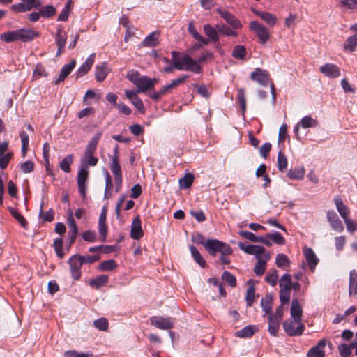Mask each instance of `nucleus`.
<instances>
[{"label":"nucleus","instance_id":"obj_1","mask_svg":"<svg viewBox=\"0 0 357 357\" xmlns=\"http://www.w3.org/2000/svg\"><path fill=\"white\" fill-rule=\"evenodd\" d=\"M172 63L176 69L180 70H188L195 73H201L202 68L190 55L187 54H181L177 51L172 52Z\"/></svg>","mask_w":357,"mask_h":357},{"label":"nucleus","instance_id":"obj_2","mask_svg":"<svg viewBox=\"0 0 357 357\" xmlns=\"http://www.w3.org/2000/svg\"><path fill=\"white\" fill-rule=\"evenodd\" d=\"M39 36V33L32 29H20L3 33L0 35V40L6 43L20 40L24 43L32 41Z\"/></svg>","mask_w":357,"mask_h":357},{"label":"nucleus","instance_id":"obj_3","mask_svg":"<svg viewBox=\"0 0 357 357\" xmlns=\"http://www.w3.org/2000/svg\"><path fill=\"white\" fill-rule=\"evenodd\" d=\"M126 77L137 86V93H144L151 89V83L149 81V77L141 75L137 70L128 71Z\"/></svg>","mask_w":357,"mask_h":357},{"label":"nucleus","instance_id":"obj_4","mask_svg":"<svg viewBox=\"0 0 357 357\" xmlns=\"http://www.w3.org/2000/svg\"><path fill=\"white\" fill-rule=\"evenodd\" d=\"M206 250L213 256L216 255L218 252L222 255H229L232 253V249L228 244L216 239H208L206 242Z\"/></svg>","mask_w":357,"mask_h":357},{"label":"nucleus","instance_id":"obj_5","mask_svg":"<svg viewBox=\"0 0 357 357\" xmlns=\"http://www.w3.org/2000/svg\"><path fill=\"white\" fill-rule=\"evenodd\" d=\"M249 28L255 33L261 44H265L270 38L271 35L268 29L258 22H250Z\"/></svg>","mask_w":357,"mask_h":357},{"label":"nucleus","instance_id":"obj_6","mask_svg":"<svg viewBox=\"0 0 357 357\" xmlns=\"http://www.w3.org/2000/svg\"><path fill=\"white\" fill-rule=\"evenodd\" d=\"M282 326L284 331L289 336H300L305 331V326L301 322L296 323L294 321H285Z\"/></svg>","mask_w":357,"mask_h":357},{"label":"nucleus","instance_id":"obj_7","mask_svg":"<svg viewBox=\"0 0 357 357\" xmlns=\"http://www.w3.org/2000/svg\"><path fill=\"white\" fill-rule=\"evenodd\" d=\"M67 40V33L63 30L62 25H59L55 33V43L58 47L56 56H60L64 51Z\"/></svg>","mask_w":357,"mask_h":357},{"label":"nucleus","instance_id":"obj_8","mask_svg":"<svg viewBox=\"0 0 357 357\" xmlns=\"http://www.w3.org/2000/svg\"><path fill=\"white\" fill-rule=\"evenodd\" d=\"M68 264L70 266V271L72 278L75 280H78L82 275L81 267L83 265L78 258L77 255H73L68 260Z\"/></svg>","mask_w":357,"mask_h":357},{"label":"nucleus","instance_id":"obj_9","mask_svg":"<svg viewBox=\"0 0 357 357\" xmlns=\"http://www.w3.org/2000/svg\"><path fill=\"white\" fill-rule=\"evenodd\" d=\"M216 12L234 29H240L242 28V24L240 20L236 18L231 13L222 10L221 8H217Z\"/></svg>","mask_w":357,"mask_h":357},{"label":"nucleus","instance_id":"obj_10","mask_svg":"<svg viewBox=\"0 0 357 357\" xmlns=\"http://www.w3.org/2000/svg\"><path fill=\"white\" fill-rule=\"evenodd\" d=\"M151 324L158 328L168 330L173 327L174 322L171 318H165L162 317H152L150 319Z\"/></svg>","mask_w":357,"mask_h":357},{"label":"nucleus","instance_id":"obj_11","mask_svg":"<svg viewBox=\"0 0 357 357\" xmlns=\"http://www.w3.org/2000/svg\"><path fill=\"white\" fill-rule=\"evenodd\" d=\"M326 218L333 229L337 232H342L344 230V226L342 221L338 218L337 214L333 210H329L326 214Z\"/></svg>","mask_w":357,"mask_h":357},{"label":"nucleus","instance_id":"obj_12","mask_svg":"<svg viewBox=\"0 0 357 357\" xmlns=\"http://www.w3.org/2000/svg\"><path fill=\"white\" fill-rule=\"evenodd\" d=\"M250 78L259 84L266 86L268 82L269 73L265 70L257 68L251 73Z\"/></svg>","mask_w":357,"mask_h":357},{"label":"nucleus","instance_id":"obj_13","mask_svg":"<svg viewBox=\"0 0 357 357\" xmlns=\"http://www.w3.org/2000/svg\"><path fill=\"white\" fill-rule=\"evenodd\" d=\"M89 171L87 169L82 167L79 172L77 175V185L79 192L81 194L83 198L86 197V181L88 178Z\"/></svg>","mask_w":357,"mask_h":357},{"label":"nucleus","instance_id":"obj_14","mask_svg":"<svg viewBox=\"0 0 357 357\" xmlns=\"http://www.w3.org/2000/svg\"><path fill=\"white\" fill-rule=\"evenodd\" d=\"M144 232L141 226V220L139 217L136 216L132 222L130 229V237L132 239L139 240L143 236Z\"/></svg>","mask_w":357,"mask_h":357},{"label":"nucleus","instance_id":"obj_15","mask_svg":"<svg viewBox=\"0 0 357 357\" xmlns=\"http://www.w3.org/2000/svg\"><path fill=\"white\" fill-rule=\"evenodd\" d=\"M326 345L325 339L321 340L318 344L309 349L307 353V357H325V352L322 350Z\"/></svg>","mask_w":357,"mask_h":357},{"label":"nucleus","instance_id":"obj_16","mask_svg":"<svg viewBox=\"0 0 357 357\" xmlns=\"http://www.w3.org/2000/svg\"><path fill=\"white\" fill-rule=\"evenodd\" d=\"M320 71L326 77L335 78L340 75V69L335 64L326 63L321 66Z\"/></svg>","mask_w":357,"mask_h":357},{"label":"nucleus","instance_id":"obj_17","mask_svg":"<svg viewBox=\"0 0 357 357\" xmlns=\"http://www.w3.org/2000/svg\"><path fill=\"white\" fill-rule=\"evenodd\" d=\"M76 65V61L72 60L68 64L64 65L59 73L58 78L54 81V84H59L69 75Z\"/></svg>","mask_w":357,"mask_h":357},{"label":"nucleus","instance_id":"obj_18","mask_svg":"<svg viewBox=\"0 0 357 357\" xmlns=\"http://www.w3.org/2000/svg\"><path fill=\"white\" fill-rule=\"evenodd\" d=\"M203 30L204 33L207 36L208 38L211 42L216 43L219 41V31L217 26L213 27L210 24H206L203 26Z\"/></svg>","mask_w":357,"mask_h":357},{"label":"nucleus","instance_id":"obj_19","mask_svg":"<svg viewBox=\"0 0 357 357\" xmlns=\"http://www.w3.org/2000/svg\"><path fill=\"white\" fill-rule=\"evenodd\" d=\"M160 33L153 31L149 34L142 42V47H155L159 45Z\"/></svg>","mask_w":357,"mask_h":357},{"label":"nucleus","instance_id":"obj_20","mask_svg":"<svg viewBox=\"0 0 357 357\" xmlns=\"http://www.w3.org/2000/svg\"><path fill=\"white\" fill-rule=\"evenodd\" d=\"M253 12L271 26H273L278 22L276 16L269 12L257 10H254Z\"/></svg>","mask_w":357,"mask_h":357},{"label":"nucleus","instance_id":"obj_21","mask_svg":"<svg viewBox=\"0 0 357 357\" xmlns=\"http://www.w3.org/2000/svg\"><path fill=\"white\" fill-rule=\"evenodd\" d=\"M68 225L70 227L68 235L70 238V244L71 245L75 242L78 232V228L73 217L72 212H70V214L68 215Z\"/></svg>","mask_w":357,"mask_h":357},{"label":"nucleus","instance_id":"obj_22","mask_svg":"<svg viewBox=\"0 0 357 357\" xmlns=\"http://www.w3.org/2000/svg\"><path fill=\"white\" fill-rule=\"evenodd\" d=\"M304 255L306 259L307 263L312 271H314L315 267L319 261L315 253L312 248H307L304 250Z\"/></svg>","mask_w":357,"mask_h":357},{"label":"nucleus","instance_id":"obj_23","mask_svg":"<svg viewBox=\"0 0 357 357\" xmlns=\"http://www.w3.org/2000/svg\"><path fill=\"white\" fill-rule=\"evenodd\" d=\"M303 314L302 308L299 304L298 299H294L291 303V315L294 320V322H301V317Z\"/></svg>","mask_w":357,"mask_h":357},{"label":"nucleus","instance_id":"obj_24","mask_svg":"<svg viewBox=\"0 0 357 357\" xmlns=\"http://www.w3.org/2000/svg\"><path fill=\"white\" fill-rule=\"evenodd\" d=\"M96 54L95 53H92L89 55V56L86 59L85 62L82 64L77 72V77H82L86 74L91 69L93 66L95 60Z\"/></svg>","mask_w":357,"mask_h":357},{"label":"nucleus","instance_id":"obj_25","mask_svg":"<svg viewBox=\"0 0 357 357\" xmlns=\"http://www.w3.org/2000/svg\"><path fill=\"white\" fill-rule=\"evenodd\" d=\"M334 202L337 208V211L342 218L343 220L348 218L349 213V208L343 203L342 199L337 197L334 199Z\"/></svg>","mask_w":357,"mask_h":357},{"label":"nucleus","instance_id":"obj_26","mask_svg":"<svg viewBox=\"0 0 357 357\" xmlns=\"http://www.w3.org/2000/svg\"><path fill=\"white\" fill-rule=\"evenodd\" d=\"M238 247L240 248V249H241L246 253L250 255H254L255 256L257 255L258 254H260L261 252H263V251L264 250V248L261 245H244V244L242 243H238Z\"/></svg>","mask_w":357,"mask_h":357},{"label":"nucleus","instance_id":"obj_27","mask_svg":"<svg viewBox=\"0 0 357 357\" xmlns=\"http://www.w3.org/2000/svg\"><path fill=\"white\" fill-rule=\"evenodd\" d=\"M102 137V132H98L90 140L89 144L86 146L84 153L93 155L94 152L96 150L97 144L100 137Z\"/></svg>","mask_w":357,"mask_h":357},{"label":"nucleus","instance_id":"obj_28","mask_svg":"<svg viewBox=\"0 0 357 357\" xmlns=\"http://www.w3.org/2000/svg\"><path fill=\"white\" fill-rule=\"evenodd\" d=\"M109 72V68L107 66L106 63H102L100 66L96 67L95 76L98 82H102L107 77Z\"/></svg>","mask_w":357,"mask_h":357},{"label":"nucleus","instance_id":"obj_29","mask_svg":"<svg viewBox=\"0 0 357 357\" xmlns=\"http://www.w3.org/2000/svg\"><path fill=\"white\" fill-rule=\"evenodd\" d=\"M280 320L278 317H273L272 314L268 316V331L271 335H277L280 328Z\"/></svg>","mask_w":357,"mask_h":357},{"label":"nucleus","instance_id":"obj_30","mask_svg":"<svg viewBox=\"0 0 357 357\" xmlns=\"http://www.w3.org/2000/svg\"><path fill=\"white\" fill-rule=\"evenodd\" d=\"M247 283L249 285V287L247 289L245 301L247 305L250 307L254 302L255 288L254 286V281L252 280H249Z\"/></svg>","mask_w":357,"mask_h":357},{"label":"nucleus","instance_id":"obj_31","mask_svg":"<svg viewBox=\"0 0 357 357\" xmlns=\"http://www.w3.org/2000/svg\"><path fill=\"white\" fill-rule=\"evenodd\" d=\"M255 331L256 328L254 326L249 325L236 331L235 335L241 338H248L252 337L255 334Z\"/></svg>","mask_w":357,"mask_h":357},{"label":"nucleus","instance_id":"obj_32","mask_svg":"<svg viewBox=\"0 0 357 357\" xmlns=\"http://www.w3.org/2000/svg\"><path fill=\"white\" fill-rule=\"evenodd\" d=\"M349 293L350 295L357 294V272L352 270L349 273Z\"/></svg>","mask_w":357,"mask_h":357},{"label":"nucleus","instance_id":"obj_33","mask_svg":"<svg viewBox=\"0 0 357 357\" xmlns=\"http://www.w3.org/2000/svg\"><path fill=\"white\" fill-rule=\"evenodd\" d=\"M190 250L194 260L202 267L205 268L206 266V261L204 259L198 250L194 246H190Z\"/></svg>","mask_w":357,"mask_h":357},{"label":"nucleus","instance_id":"obj_34","mask_svg":"<svg viewBox=\"0 0 357 357\" xmlns=\"http://www.w3.org/2000/svg\"><path fill=\"white\" fill-rule=\"evenodd\" d=\"M247 54L246 49L243 45H236L232 50L231 55L236 59L243 60Z\"/></svg>","mask_w":357,"mask_h":357},{"label":"nucleus","instance_id":"obj_35","mask_svg":"<svg viewBox=\"0 0 357 357\" xmlns=\"http://www.w3.org/2000/svg\"><path fill=\"white\" fill-rule=\"evenodd\" d=\"M110 169H111L112 172L114 174V178L119 177V176H122L121 169V166L119 164V156H117V155L113 156L112 160V163L110 165Z\"/></svg>","mask_w":357,"mask_h":357},{"label":"nucleus","instance_id":"obj_36","mask_svg":"<svg viewBox=\"0 0 357 357\" xmlns=\"http://www.w3.org/2000/svg\"><path fill=\"white\" fill-rule=\"evenodd\" d=\"M105 198L109 199L112 195L113 183L112 178L108 172H105Z\"/></svg>","mask_w":357,"mask_h":357},{"label":"nucleus","instance_id":"obj_37","mask_svg":"<svg viewBox=\"0 0 357 357\" xmlns=\"http://www.w3.org/2000/svg\"><path fill=\"white\" fill-rule=\"evenodd\" d=\"M73 161V155L72 154H69L66 155L59 163V167L61 169L66 173L70 172V165Z\"/></svg>","mask_w":357,"mask_h":357},{"label":"nucleus","instance_id":"obj_38","mask_svg":"<svg viewBox=\"0 0 357 357\" xmlns=\"http://www.w3.org/2000/svg\"><path fill=\"white\" fill-rule=\"evenodd\" d=\"M287 176L291 179L302 180L305 176V169L303 167L290 169L287 173Z\"/></svg>","mask_w":357,"mask_h":357},{"label":"nucleus","instance_id":"obj_39","mask_svg":"<svg viewBox=\"0 0 357 357\" xmlns=\"http://www.w3.org/2000/svg\"><path fill=\"white\" fill-rule=\"evenodd\" d=\"M273 299L271 295H266L264 298L261 300V305L262 307L263 310L266 314L271 313L272 305H273Z\"/></svg>","mask_w":357,"mask_h":357},{"label":"nucleus","instance_id":"obj_40","mask_svg":"<svg viewBox=\"0 0 357 357\" xmlns=\"http://www.w3.org/2000/svg\"><path fill=\"white\" fill-rule=\"evenodd\" d=\"M41 17L44 18H50L56 14V8L52 5H47L40 7Z\"/></svg>","mask_w":357,"mask_h":357},{"label":"nucleus","instance_id":"obj_41","mask_svg":"<svg viewBox=\"0 0 357 357\" xmlns=\"http://www.w3.org/2000/svg\"><path fill=\"white\" fill-rule=\"evenodd\" d=\"M188 77L189 76L188 75H184L181 77L172 80L171 83L165 85V87L166 88L168 93H170L172 89L176 88L179 84L185 82Z\"/></svg>","mask_w":357,"mask_h":357},{"label":"nucleus","instance_id":"obj_42","mask_svg":"<svg viewBox=\"0 0 357 357\" xmlns=\"http://www.w3.org/2000/svg\"><path fill=\"white\" fill-rule=\"evenodd\" d=\"M279 284L280 289L291 290V278L289 274L283 275L280 281Z\"/></svg>","mask_w":357,"mask_h":357},{"label":"nucleus","instance_id":"obj_43","mask_svg":"<svg viewBox=\"0 0 357 357\" xmlns=\"http://www.w3.org/2000/svg\"><path fill=\"white\" fill-rule=\"evenodd\" d=\"M217 28H218V31L220 34H222L226 36H233L236 37L238 35V33L232 27L230 28L225 24L222 25H217Z\"/></svg>","mask_w":357,"mask_h":357},{"label":"nucleus","instance_id":"obj_44","mask_svg":"<svg viewBox=\"0 0 357 357\" xmlns=\"http://www.w3.org/2000/svg\"><path fill=\"white\" fill-rule=\"evenodd\" d=\"M98 158L94 157L93 155L84 154L83 158L81 159V162L84 164V168L87 169L89 166H95L98 163Z\"/></svg>","mask_w":357,"mask_h":357},{"label":"nucleus","instance_id":"obj_45","mask_svg":"<svg viewBox=\"0 0 357 357\" xmlns=\"http://www.w3.org/2000/svg\"><path fill=\"white\" fill-rule=\"evenodd\" d=\"M117 264L114 259L102 261L98 266V269L102 271H109L115 269Z\"/></svg>","mask_w":357,"mask_h":357},{"label":"nucleus","instance_id":"obj_46","mask_svg":"<svg viewBox=\"0 0 357 357\" xmlns=\"http://www.w3.org/2000/svg\"><path fill=\"white\" fill-rule=\"evenodd\" d=\"M278 168L280 172H284L287 167V158L281 151L278 154Z\"/></svg>","mask_w":357,"mask_h":357},{"label":"nucleus","instance_id":"obj_47","mask_svg":"<svg viewBox=\"0 0 357 357\" xmlns=\"http://www.w3.org/2000/svg\"><path fill=\"white\" fill-rule=\"evenodd\" d=\"M237 98L241 107V112L243 114H244L246 111V100L245 90L243 89H238Z\"/></svg>","mask_w":357,"mask_h":357},{"label":"nucleus","instance_id":"obj_48","mask_svg":"<svg viewBox=\"0 0 357 357\" xmlns=\"http://www.w3.org/2000/svg\"><path fill=\"white\" fill-rule=\"evenodd\" d=\"M8 211L10 213V214L19 222L20 225L23 228L26 229L27 222L26 221L25 218L13 208H8Z\"/></svg>","mask_w":357,"mask_h":357},{"label":"nucleus","instance_id":"obj_49","mask_svg":"<svg viewBox=\"0 0 357 357\" xmlns=\"http://www.w3.org/2000/svg\"><path fill=\"white\" fill-rule=\"evenodd\" d=\"M275 264L278 267L283 268L289 266L290 261L286 255L281 253L276 256Z\"/></svg>","mask_w":357,"mask_h":357},{"label":"nucleus","instance_id":"obj_50","mask_svg":"<svg viewBox=\"0 0 357 357\" xmlns=\"http://www.w3.org/2000/svg\"><path fill=\"white\" fill-rule=\"evenodd\" d=\"M317 121L313 119L310 116L303 117L299 122L300 126L303 128L314 127L317 126Z\"/></svg>","mask_w":357,"mask_h":357},{"label":"nucleus","instance_id":"obj_51","mask_svg":"<svg viewBox=\"0 0 357 357\" xmlns=\"http://www.w3.org/2000/svg\"><path fill=\"white\" fill-rule=\"evenodd\" d=\"M20 137L22 141V153L23 157H25L29 146V135L26 134V132L22 131L20 132Z\"/></svg>","mask_w":357,"mask_h":357},{"label":"nucleus","instance_id":"obj_52","mask_svg":"<svg viewBox=\"0 0 357 357\" xmlns=\"http://www.w3.org/2000/svg\"><path fill=\"white\" fill-rule=\"evenodd\" d=\"M353 347L350 344H341L338 346V351L342 357H349L351 354V349Z\"/></svg>","mask_w":357,"mask_h":357},{"label":"nucleus","instance_id":"obj_53","mask_svg":"<svg viewBox=\"0 0 357 357\" xmlns=\"http://www.w3.org/2000/svg\"><path fill=\"white\" fill-rule=\"evenodd\" d=\"M108 280H109L108 276H107L105 275H102L97 277L93 280H91L90 282V284L91 286H95L96 288H99L101 286L107 283Z\"/></svg>","mask_w":357,"mask_h":357},{"label":"nucleus","instance_id":"obj_54","mask_svg":"<svg viewBox=\"0 0 357 357\" xmlns=\"http://www.w3.org/2000/svg\"><path fill=\"white\" fill-rule=\"evenodd\" d=\"M222 278L226 283L232 287L236 285V279L235 276L229 271L223 272Z\"/></svg>","mask_w":357,"mask_h":357},{"label":"nucleus","instance_id":"obj_55","mask_svg":"<svg viewBox=\"0 0 357 357\" xmlns=\"http://www.w3.org/2000/svg\"><path fill=\"white\" fill-rule=\"evenodd\" d=\"M93 356L91 351L79 353L74 350L67 351L64 353L65 357H91Z\"/></svg>","mask_w":357,"mask_h":357},{"label":"nucleus","instance_id":"obj_56","mask_svg":"<svg viewBox=\"0 0 357 357\" xmlns=\"http://www.w3.org/2000/svg\"><path fill=\"white\" fill-rule=\"evenodd\" d=\"M194 180L192 174H188L184 177L179 180V183L181 187L183 188H188L191 186Z\"/></svg>","mask_w":357,"mask_h":357},{"label":"nucleus","instance_id":"obj_57","mask_svg":"<svg viewBox=\"0 0 357 357\" xmlns=\"http://www.w3.org/2000/svg\"><path fill=\"white\" fill-rule=\"evenodd\" d=\"M54 248L56 255L59 258H63L64 253L63 252V241L61 238H56L54 241Z\"/></svg>","mask_w":357,"mask_h":357},{"label":"nucleus","instance_id":"obj_58","mask_svg":"<svg viewBox=\"0 0 357 357\" xmlns=\"http://www.w3.org/2000/svg\"><path fill=\"white\" fill-rule=\"evenodd\" d=\"M94 326L97 329L105 331L108 328L109 324L107 319L102 317L94 321Z\"/></svg>","mask_w":357,"mask_h":357},{"label":"nucleus","instance_id":"obj_59","mask_svg":"<svg viewBox=\"0 0 357 357\" xmlns=\"http://www.w3.org/2000/svg\"><path fill=\"white\" fill-rule=\"evenodd\" d=\"M267 237L271 238V241H273L276 244L284 245L285 243L284 238L279 232H275L274 234H267Z\"/></svg>","mask_w":357,"mask_h":357},{"label":"nucleus","instance_id":"obj_60","mask_svg":"<svg viewBox=\"0 0 357 357\" xmlns=\"http://www.w3.org/2000/svg\"><path fill=\"white\" fill-rule=\"evenodd\" d=\"M78 258L81 261L82 264H93L95 261H97L100 259L99 255H77Z\"/></svg>","mask_w":357,"mask_h":357},{"label":"nucleus","instance_id":"obj_61","mask_svg":"<svg viewBox=\"0 0 357 357\" xmlns=\"http://www.w3.org/2000/svg\"><path fill=\"white\" fill-rule=\"evenodd\" d=\"M43 203L41 204L39 215L43 217V219L47 222H52L54 219V213L52 209H50L45 213L43 211Z\"/></svg>","mask_w":357,"mask_h":357},{"label":"nucleus","instance_id":"obj_62","mask_svg":"<svg viewBox=\"0 0 357 357\" xmlns=\"http://www.w3.org/2000/svg\"><path fill=\"white\" fill-rule=\"evenodd\" d=\"M167 93H168V92L164 86L159 91L151 93L149 96L153 100L158 101L163 96Z\"/></svg>","mask_w":357,"mask_h":357},{"label":"nucleus","instance_id":"obj_63","mask_svg":"<svg viewBox=\"0 0 357 357\" xmlns=\"http://www.w3.org/2000/svg\"><path fill=\"white\" fill-rule=\"evenodd\" d=\"M356 46V38L352 36L347 39L344 44V49L346 51L353 52Z\"/></svg>","mask_w":357,"mask_h":357},{"label":"nucleus","instance_id":"obj_64","mask_svg":"<svg viewBox=\"0 0 357 357\" xmlns=\"http://www.w3.org/2000/svg\"><path fill=\"white\" fill-rule=\"evenodd\" d=\"M47 73L45 70L44 66L38 63L36 66V68L33 72V77L36 78H39L40 77H47Z\"/></svg>","mask_w":357,"mask_h":357}]
</instances>
